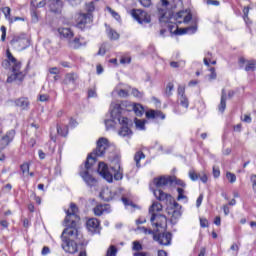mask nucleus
I'll return each instance as SVG.
<instances>
[{
	"label": "nucleus",
	"instance_id": "nucleus-1",
	"mask_svg": "<svg viewBox=\"0 0 256 256\" xmlns=\"http://www.w3.org/2000/svg\"><path fill=\"white\" fill-rule=\"evenodd\" d=\"M79 208L75 203L70 204V210L66 211V217L64 219V223L66 228L63 230L61 239L63 237H69L70 241H75V239L79 238V229L77 228V224L81 221L79 218ZM67 235V236H65Z\"/></svg>",
	"mask_w": 256,
	"mask_h": 256
},
{
	"label": "nucleus",
	"instance_id": "nucleus-2",
	"mask_svg": "<svg viewBox=\"0 0 256 256\" xmlns=\"http://www.w3.org/2000/svg\"><path fill=\"white\" fill-rule=\"evenodd\" d=\"M125 104H114L111 110L112 119H117L121 124V128L118 132L120 137H131L133 131L129 128V118L125 116Z\"/></svg>",
	"mask_w": 256,
	"mask_h": 256
},
{
	"label": "nucleus",
	"instance_id": "nucleus-3",
	"mask_svg": "<svg viewBox=\"0 0 256 256\" xmlns=\"http://www.w3.org/2000/svg\"><path fill=\"white\" fill-rule=\"evenodd\" d=\"M154 196L158 201H161L162 203H166L167 208L166 211L168 215L172 217V220H177L181 217V205L173 199V196L171 194L163 192V190H154Z\"/></svg>",
	"mask_w": 256,
	"mask_h": 256
},
{
	"label": "nucleus",
	"instance_id": "nucleus-4",
	"mask_svg": "<svg viewBox=\"0 0 256 256\" xmlns=\"http://www.w3.org/2000/svg\"><path fill=\"white\" fill-rule=\"evenodd\" d=\"M159 21L160 23H175L176 25H181V23H189L193 19L191 14H186L185 11H180L178 13H173L172 11L165 12L159 9Z\"/></svg>",
	"mask_w": 256,
	"mask_h": 256
},
{
	"label": "nucleus",
	"instance_id": "nucleus-5",
	"mask_svg": "<svg viewBox=\"0 0 256 256\" xmlns=\"http://www.w3.org/2000/svg\"><path fill=\"white\" fill-rule=\"evenodd\" d=\"M97 159L91 155H88L87 160L85 161L84 169L80 170L79 175L83 179L84 183L87 187H96L97 186V178L93 177L89 173L91 171V167L95 165Z\"/></svg>",
	"mask_w": 256,
	"mask_h": 256
},
{
	"label": "nucleus",
	"instance_id": "nucleus-6",
	"mask_svg": "<svg viewBox=\"0 0 256 256\" xmlns=\"http://www.w3.org/2000/svg\"><path fill=\"white\" fill-rule=\"evenodd\" d=\"M162 210H163V205H161V203H159V202H153L149 208V213L151 214L150 221H151L152 225H155V227H161V224H159L158 221L155 223L156 219L157 220L164 219V221H167V217H165V215L155 213V212H159Z\"/></svg>",
	"mask_w": 256,
	"mask_h": 256
},
{
	"label": "nucleus",
	"instance_id": "nucleus-7",
	"mask_svg": "<svg viewBox=\"0 0 256 256\" xmlns=\"http://www.w3.org/2000/svg\"><path fill=\"white\" fill-rule=\"evenodd\" d=\"M10 45H12L14 49H17V51H24V49H27V47L31 45V42L28 40L25 34H22L15 35L10 41Z\"/></svg>",
	"mask_w": 256,
	"mask_h": 256
},
{
	"label": "nucleus",
	"instance_id": "nucleus-8",
	"mask_svg": "<svg viewBox=\"0 0 256 256\" xmlns=\"http://www.w3.org/2000/svg\"><path fill=\"white\" fill-rule=\"evenodd\" d=\"M109 149V140L107 138H99L97 141V147L96 149L89 155L91 157H103L105 155L106 151Z\"/></svg>",
	"mask_w": 256,
	"mask_h": 256
},
{
	"label": "nucleus",
	"instance_id": "nucleus-9",
	"mask_svg": "<svg viewBox=\"0 0 256 256\" xmlns=\"http://www.w3.org/2000/svg\"><path fill=\"white\" fill-rule=\"evenodd\" d=\"M131 15L140 25H143V23H151V16L141 9L131 10Z\"/></svg>",
	"mask_w": 256,
	"mask_h": 256
},
{
	"label": "nucleus",
	"instance_id": "nucleus-10",
	"mask_svg": "<svg viewBox=\"0 0 256 256\" xmlns=\"http://www.w3.org/2000/svg\"><path fill=\"white\" fill-rule=\"evenodd\" d=\"M15 134V130L11 129L0 138V151H4V149H7V147H9L11 143H13V140L15 139Z\"/></svg>",
	"mask_w": 256,
	"mask_h": 256
},
{
	"label": "nucleus",
	"instance_id": "nucleus-11",
	"mask_svg": "<svg viewBox=\"0 0 256 256\" xmlns=\"http://www.w3.org/2000/svg\"><path fill=\"white\" fill-rule=\"evenodd\" d=\"M62 249L66 251V253H77L79 251V247L77 246V242L75 240H71L68 237H62Z\"/></svg>",
	"mask_w": 256,
	"mask_h": 256
},
{
	"label": "nucleus",
	"instance_id": "nucleus-12",
	"mask_svg": "<svg viewBox=\"0 0 256 256\" xmlns=\"http://www.w3.org/2000/svg\"><path fill=\"white\" fill-rule=\"evenodd\" d=\"M121 105H124L125 115L128 111H134L137 117H141L145 113V109L141 104H131L130 102H122Z\"/></svg>",
	"mask_w": 256,
	"mask_h": 256
},
{
	"label": "nucleus",
	"instance_id": "nucleus-13",
	"mask_svg": "<svg viewBox=\"0 0 256 256\" xmlns=\"http://www.w3.org/2000/svg\"><path fill=\"white\" fill-rule=\"evenodd\" d=\"M173 235L170 232L156 233L153 239L159 243V245L169 246L171 245V239Z\"/></svg>",
	"mask_w": 256,
	"mask_h": 256
},
{
	"label": "nucleus",
	"instance_id": "nucleus-14",
	"mask_svg": "<svg viewBox=\"0 0 256 256\" xmlns=\"http://www.w3.org/2000/svg\"><path fill=\"white\" fill-rule=\"evenodd\" d=\"M98 173L103 179L108 181V183H113V174H111L109 167L104 162L98 164Z\"/></svg>",
	"mask_w": 256,
	"mask_h": 256
},
{
	"label": "nucleus",
	"instance_id": "nucleus-15",
	"mask_svg": "<svg viewBox=\"0 0 256 256\" xmlns=\"http://www.w3.org/2000/svg\"><path fill=\"white\" fill-rule=\"evenodd\" d=\"M173 177H165L161 176L160 178L154 179V184L157 187V189L153 190V193L155 194V191H161V187H167V185H173Z\"/></svg>",
	"mask_w": 256,
	"mask_h": 256
},
{
	"label": "nucleus",
	"instance_id": "nucleus-16",
	"mask_svg": "<svg viewBox=\"0 0 256 256\" xmlns=\"http://www.w3.org/2000/svg\"><path fill=\"white\" fill-rule=\"evenodd\" d=\"M178 93V103L184 109H189V98L185 95V86L179 85L177 89Z\"/></svg>",
	"mask_w": 256,
	"mask_h": 256
},
{
	"label": "nucleus",
	"instance_id": "nucleus-17",
	"mask_svg": "<svg viewBox=\"0 0 256 256\" xmlns=\"http://www.w3.org/2000/svg\"><path fill=\"white\" fill-rule=\"evenodd\" d=\"M91 21H93V15L91 13H86V14H79L78 18H77V24L76 27L78 29H85V25L87 23H91Z\"/></svg>",
	"mask_w": 256,
	"mask_h": 256
},
{
	"label": "nucleus",
	"instance_id": "nucleus-18",
	"mask_svg": "<svg viewBox=\"0 0 256 256\" xmlns=\"http://www.w3.org/2000/svg\"><path fill=\"white\" fill-rule=\"evenodd\" d=\"M99 197L106 202L113 201V199L117 197V191H112L109 188H105L100 192Z\"/></svg>",
	"mask_w": 256,
	"mask_h": 256
},
{
	"label": "nucleus",
	"instance_id": "nucleus-19",
	"mask_svg": "<svg viewBox=\"0 0 256 256\" xmlns=\"http://www.w3.org/2000/svg\"><path fill=\"white\" fill-rule=\"evenodd\" d=\"M86 227L91 233H99L101 224L97 218H90L86 222Z\"/></svg>",
	"mask_w": 256,
	"mask_h": 256
},
{
	"label": "nucleus",
	"instance_id": "nucleus-20",
	"mask_svg": "<svg viewBox=\"0 0 256 256\" xmlns=\"http://www.w3.org/2000/svg\"><path fill=\"white\" fill-rule=\"evenodd\" d=\"M8 60L12 63V73H20L21 72V62L17 61L16 58L13 57L11 52L7 51Z\"/></svg>",
	"mask_w": 256,
	"mask_h": 256
},
{
	"label": "nucleus",
	"instance_id": "nucleus-21",
	"mask_svg": "<svg viewBox=\"0 0 256 256\" xmlns=\"http://www.w3.org/2000/svg\"><path fill=\"white\" fill-rule=\"evenodd\" d=\"M25 75L27 74L23 72H14L10 76H8L7 83H13V81H17L20 85V83H23V81L25 80Z\"/></svg>",
	"mask_w": 256,
	"mask_h": 256
},
{
	"label": "nucleus",
	"instance_id": "nucleus-22",
	"mask_svg": "<svg viewBox=\"0 0 256 256\" xmlns=\"http://www.w3.org/2000/svg\"><path fill=\"white\" fill-rule=\"evenodd\" d=\"M79 80V74L75 72L67 73L64 78V85H75Z\"/></svg>",
	"mask_w": 256,
	"mask_h": 256
},
{
	"label": "nucleus",
	"instance_id": "nucleus-23",
	"mask_svg": "<svg viewBox=\"0 0 256 256\" xmlns=\"http://www.w3.org/2000/svg\"><path fill=\"white\" fill-rule=\"evenodd\" d=\"M246 63V67H245V71L249 72V71H256V63L253 60H245V58H239V65L240 67H243V65H245Z\"/></svg>",
	"mask_w": 256,
	"mask_h": 256
},
{
	"label": "nucleus",
	"instance_id": "nucleus-24",
	"mask_svg": "<svg viewBox=\"0 0 256 256\" xmlns=\"http://www.w3.org/2000/svg\"><path fill=\"white\" fill-rule=\"evenodd\" d=\"M83 45V38L81 37H72L68 42V47H70V49H80Z\"/></svg>",
	"mask_w": 256,
	"mask_h": 256
},
{
	"label": "nucleus",
	"instance_id": "nucleus-25",
	"mask_svg": "<svg viewBox=\"0 0 256 256\" xmlns=\"http://www.w3.org/2000/svg\"><path fill=\"white\" fill-rule=\"evenodd\" d=\"M58 33L59 35H61V37L67 39L68 42L70 41V39H73V37H75V34L73 33V30H71V28H59Z\"/></svg>",
	"mask_w": 256,
	"mask_h": 256
},
{
	"label": "nucleus",
	"instance_id": "nucleus-26",
	"mask_svg": "<svg viewBox=\"0 0 256 256\" xmlns=\"http://www.w3.org/2000/svg\"><path fill=\"white\" fill-rule=\"evenodd\" d=\"M225 109H227V93L225 92V89H222L218 111H220V113H225Z\"/></svg>",
	"mask_w": 256,
	"mask_h": 256
},
{
	"label": "nucleus",
	"instance_id": "nucleus-27",
	"mask_svg": "<svg viewBox=\"0 0 256 256\" xmlns=\"http://www.w3.org/2000/svg\"><path fill=\"white\" fill-rule=\"evenodd\" d=\"M197 32V26H190L188 28H177L175 35H187V33L193 34Z\"/></svg>",
	"mask_w": 256,
	"mask_h": 256
},
{
	"label": "nucleus",
	"instance_id": "nucleus-28",
	"mask_svg": "<svg viewBox=\"0 0 256 256\" xmlns=\"http://www.w3.org/2000/svg\"><path fill=\"white\" fill-rule=\"evenodd\" d=\"M15 103L17 107H21L22 109H27V107H29V99L27 98H19Z\"/></svg>",
	"mask_w": 256,
	"mask_h": 256
},
{
	"label": "nucleus",
	"instance_id": "nucleus-29",
	"mask_svg": "<svg viewBox=\"0 0 256 256\" xmlns=\"http://www.w3.org/2000/svg\"><path fill=\"white\" fill-rule=\"evenodd\" d=\"M141 159H145V153H143L142 151H138L136 152L135 156H134V161L136 163V167H141Z\"/></svg>",
	"mask_w": 256,
	"mask_h": 256
},
{
	"label": "nucleus",
	"instance_id": "nucleus-30",
	"mask_svg": "<svg viewBox=\"0 0 256 256\" xmlns=\"http://www.w3.org/2000/svg\"><path fill=\"white\" fill-rule=\"evenodd\" d=\"M106 31L109 39L112 41H117V39H119V33H117V31L113 30L112 28H107Z\"/></svg>",
	"mask_w": 256,
	"mask_h": 256
},
{
	"label": "nucleus",
	"instance_id": "nucleus-31",
	"mask_svg": "<svg viewBox=\"0 0 256 256\" xmlns=\"http://www.w3.org/2000/svg\"><path fill=\"white\" fill-rule=\"evenodd\" d=\"M105 209H107V205H98L94 208V215L97 217H101L103 213L105 212Z\"/></svg>",
	"mask_w": 256,
	"mask_h": 256
},
{
	"label": "nucleus",
	"instance_id": "nucleus-32",
	"mask_svg": "<svg viewBox=\"0 0 256 256\" xmlns=\"http://www.w3.org/2000/svg\"><path fill=\"white\" fill-rule=\"evenodd\" d=\"M173 89H175V85H173V82L168 83L165 89L166 97H171V95H173Z\"/></svg>",
	"mask_w": 256,
	"mask_h": 256
},
{
	"label": "nucleus",
	"instance_id": "nucleus-33",
	"mask_svg": "<svg viewBox=\"0 0 256 256\" xmlns=\"http://www.w3.org/2000/svg\"><path fill=\"white\" fill-rule=\"evenodd\" d=\"M114 179L115 181H121L123 179V170H121L120 165H118V170H114Z\"/></svg>",
	"mask_w": 256,
	"mask_h": 256
},
{
	"label": "nucleus",
	"instance_id": "nucleus-34",
	"mask_svg": "<svg viewBox=\"0 0 256 256\" xmlns=\"http://www.w3.org/2000/svg\"><path fill=\"white\" fill-rule=\"evenodd\" d=\"M170 67L173 69H179V67H185V60H179L178 62L172 61L170 62Z\"/></svg>",
	"mask_w": 256,
	"mask_h": 256
},
{
	"label": "nucleus",
	"instance_id": "nucleus-35",
	"mask_svg": "<svg viewBox=\"0 0 256 256\" xmlns=\"http://www.w3.org/2000/svg\"><path fill=\"white\" fill-rule=\"evenodd\" d=\"M2 13H4L6 19H8L10 23H13V18H11V8L9 7L2 8Z\"/></svg>",
	"mask_w": 256,
	"mask_h": 256
},
{
	"label": "nucleus",
	"instance_id": "nucleus-36",
	"mask_svg": "<svg viewBox=\"0 0 256 256\" xmlns=\"http://www.w3.org/2000/svg\"><path fill=\"white\" fill-rule=\"evenodd\" d=\"M115 121H117V119L114 118L104 121L107 131L115 127Z\"/></svg>",
	"mask_w": 256,
	"mask_h": 256
},
{
	"label": "nucleus",
	"instance_id": "nucleus-37",
	"mask_svg": "<svg viewBox=\"0 0 256 256\" xmlns=\"http://www.w3.org/2000/svg\"><path fill=\"white\" fill-rule=\"evenodd\" d=\"M107 256H117V247L115 246H110L107 250V253H106Z\"/></svg>",
	"mask_w": 256,
	"mask_h": 256
},
{
	"label": "nucleus",
	"instance_id": "nucleus-38",
	"mask_svg": "<svg viewBox=\"0 0 256 256\" xmlns=\"http://www.w3.org/2000/svg\"><path fill=\"white\" fill-rule=\"evenodd\" d=\"M135 125H136L137 129H140L141 131H144V129H145V121L139 120V119H135Z\"/></svg>",
	"mask_w": 256,
	"mask_h": 256
},
{
	"label": "nucleus",
	"instance_id": "nucleus-39",
	"mask_svg": "<svg viewBox=\"0 0 256 256\" xmlns=\"http://www.w3.org/2000/svg\"><path fill=\"white\" fill-rule=\"evenodd\" d=\"M226 178L228 179L229 183H235V181H237V176L231 172L226 173Z\"/></svg>",
	"mask_w": 256,
	"mask_h": 256
},
{
	"label": "nucleus",
	"instance_id": "nucleus-40",
	"mask_svg": "<svg viewBox=\"0 0 256 256\" xmlns=\"http://www.w3.org/2000/svg\"><path fill=\"white\" fill-rule=\"evenodd\" d=\"M177 193H178L177 201H181V199H187V196L184 195L185 190L183 188H177Z\"/></svg>",
	"mask_w": 256,
	"mask_h": 256
},
{
	"label": "nucleus",
	"instance_id": "nucleus-41",
	"mask_svg": "<svg viewBox=\"0 0 256 256\" xmlns=\"http://www.w3.org/2000/svg\"><path fill=\"white\" fill-rule=\"evenodd\" d=\"M146 118L147 119H155L157 118V111L155 110H150L146 112Z\"/></svg>",
	"mask_w": 256,
	"mask_h": 256
},
{
	"label": "nucleus",
	"instance_id": "nucleus-42",
	"mask_svg": "<svg viewBox=\"0 0 256 256\" xmlns=\"http://www.w3.org/2000/svg\"><path fill=\"white\" fill-rule=\"evenodd\" d=\"M86 10L88 13H93V11H95V2H88L86 4Z\"/></svg>",
	"mask_w": 256,
	"mask_h": 256
},
{
	"label": "nucleus",
	"instance_id": "nucleus-43",
	"mask_svg": "<svg viewBox=\"0 0 256 256\" xmlns=\"http://www.w3.org/2000/svg\"><path fill=\"white\" fill-rule=\"evenodd\" d=\"M132 95L133 97H137L138 99H141L143 97V92L137 90V88H133Z\"/></svg>",
	"mask_w": 256,
	"mask_h": 256
},
{
	"label": "nucleus",
	"instance_id": "nucleus-44",
	"mask_svg": "<svg viewBox=\"0 0 256 256\" xmlns=\"http://www.w3.org/2000/svg\"><path fill=\"white\" fill-rule=\"evenodd\" d=\"M172 179L174 180L173 183H175L176 185H179L180 187H186V185H187L181 179H177L176 177H172Z\"/></svg>",
	"mask_w": 256,
	"mask_h": 256
},
{
	"label": "nucleus",
	"instance_id": "nucleus-45",
	"mask_svg": "<svg viewBox=\"0 0 256 256\" xmlns=\"http://www.w3.org/2000/svg\"><path fill=\"white\" fill-rule=\"evenodd\" d=\"M0 31L2 33L1 41H5V39L7 37V28L5 26H1Z\"/></svg>",
	"mask_w": 256,
	"mask_h": 256
},
{
	"label": "nucleus",
	"instance_id": "nucleus-46",
	"mask_svg": "<svg viewBox=\"0 0 256 256\" xmlns=\"http://www.w3.org/2000/svg\"><path fill=\"white\" fill-rule=\"evenodd\" d=\"M189 177L191 181H197L199 179V174L195 173V171H190Z\"/></svg>",
	"mask_w": 256,
	"mask_h": 256
},
{
	"label": "nucleus",
	"instance_id": "nucleus-47",
	"mask_svg": "<svg viewBox=\"0 0 256 256\" xmlns=\"http://www.w3.org/2000/svg\"><path fill=\"white\" fill-rule=\"evenodd\" d=\"M121 200H122V202L124 203V205H125L126 207H129V205H130L131 207H135V204H133V202L129 201V199H127V198H125V197H122Z\"/></svg>",
	"mask_w": 256,
	"mask_h": 256
},
{
	"label": "nucleus",
	"instance_id": "nucleus-48",
	"mask_svg": "<svg viewBox=\"0 0 256 256\" xmlns=\"http://www.w3.org/2000/svg\"><path fill=\"white\" fill-rule=\"evenodd\" d=\"M200 227L205 229V227H209V221L205 218H200Z\"/></svg>",
	"mask_w": 256,
	"mask_h": 256
},
{
	"label": "nucleus",
	"instance_id": "nucleus-49",
	"mask_svg": "<svg viewBox=\"0 0 256 256\" xmlns=\"http://www.w3.org/2000/svg\"><path fill=\"white\" fill-rule=\"evenodd\" d=\"M22 173H29V163H24L20 166Z\"/></svg>",
	"mask_w": 256,
	"mask_h": 256
},
{
	"label": "nucleus",
	"instance_id": "nucleus-50",
	"mask_svg": "<svg viewBox=\"0 0 256 256\" xmlns=\"http://www.w3.org/2000/svg\"><path fill=\"white\" fill-rule=\"evenodd\" d=\"M141 249H143V246L141 245V243L135 241L133 242V250L134 251H141Z\"/></svg>",
	"mask_w": 256,
	"mask_h": 256
},
{
	"label": "nucleus",
	"instance_id": "nucleus-51",
	"mask_svg": "<svg viewBox=\"0 0 256 256\" xmlns=\"http://www.w3.org/2000/svg\"><path fill=\"white\" fill-rule=\"evenodd\" d=\"M207 5H214L215 7H219L221 5V2L219 0H207Z\"/></svg>",
	"mask_w": 256,
	"mask_h": 256
},
{
	"label": "nucleus",
	"instance_id": "nucleus-52",
	"mask_svg": "<svg viewBox=\"0 0 256 256\" xmlns=\"http://www.w3.org/2000/svg\"><path fill=\"white\" fill-rule=\"evenodd\" d=\"M118 96L119 97H129V92L125 89H121L118 91Z\"/></svg>",
	"mask_w": 256,
	"mask_h": 256
},
{
	"label": "nucleus",
	"instance_id": "nucleus-53",
	"mask_svg": "<svg viewBox=\"0 0 256 256\" xmlns=\"http://www.w3.org/2000/svg\"><path fill=\"white\" fill-rule=\"evenodd\" d=\"M141 229L143 233H145V235H153V236L156 235V233L151 229H147L146 227H142Z\"/></svg>",
	"mask_w": 256,
	"mask_h": 256
},
{
	"label": "nucleus",
	"instance_id": "nucleus-54",
	"mask_svg": "<svg viewBox=\"0 0 256 256\" xmlns=\"http://www.w3.org/2000/svg\"><path fill=\"white\" fill-rule=\"evenodd\" d=\"M105 53H107L106 46L105 44H102L99 48L97 55H105Z\"/></svg>",
	"mask_w": 256,
	"mask_h": 256
},
{
	"label": "nucleus",
	"instance_id": "nucleus-55",
	"mask_svg": "<svg viewBox=\"0 0 256 256\" xmlns=\"http://www.w3.org/2000/svg\"><path fill=\"white\" fill-rule=\"evenodd\" d=\"M142 7H151V0H139Z\"/></svg>",
	"mask_w": 256,
	"mask_h": 256
},
{
	"label": "nucleus",
	"instance_id": "nucleus-56",
	"mask_svg": "<svg viewBox=\"0 0 256 256\" xmlns=\"http://www.w3.org/2000/svg\"><path fill=\"white\" fill-rule=\"evenodd\" d=\"M120 63H121L122 65L131 63V57H122V58L120 59Z\"/></svg>",
	"mask_w": 256,
	"mask_h": 256
},
{
	"label": "nucleus",
	"instance_id": "nucleus-57",
	"mask_svg": "<svg viewBox=\"0 0 256 256\" xmlns=\"http://www.w3.org/2000/svg\"><path fill=\"white\" fill-rule=\"evenodd\" d=\"M211 74L209 75V79H217V73L215 72V67L210 68Z\"/></svg>",
	"mask_w": 256,
	"mask_h": 256
},
{
	"label": "nucleus",
	"instance_id": "nucleus-58",
	"mask_svg": "<svg viewBox=\"0 0 256 256\" xmlns=\"http://www.w3.org/2000/svg\"><path fill=\"white\" fill-rule=\"evenodd\" d=\"M49 73H50L51 75H59V68H57V67H52V68L49 69Z\"/></svg>",
	"mask_w": 256,
	"mask_h": 256
},
{
	"label": "nucleus",
	"instance_id": "nucleus-59",
	"mask_svg": "<svg viewBox=\"0 0 256 256\" xmlns=\"http://www.w3.org/2000/svg\"><path fill=\"white\" fill-rule=\"evenodd\" d=\"M201 203H203V194H200L196 200V207H201Z\"/></svg>",
	"mask_w": 256,
	"mask_h": 256
},
{
	"label": "nucleus",
	"instance_id": "nucleus-60",
	"mask_svg": "<svg viewBox=\"0 0 256 256\" xmlns=\"http://www.w3.org/2000/svg\"><path fill=\"white\" fill-rule=\"evenodd\" d=\"M220 175L221 171L219 170V168L213 167V176L215 177V179H217V177H219Z\"/></svg>",
	"mask_w": 256,
	"mask_h": 256
},
{
	"label": "nucleus",
	"instance_id": "nucleus-61",
	"mask_svg": "<svg viewBox=\"0 0 256 256\" xmlns=\"http://www.w3.org/2000/svg\"><path fill=\"white\" fill-rule=\"evenodd\" d=\"M242 121H244V123H251V115L245 114L244 117L242 118Z\"/></svg>",
	"mask_w": 256,
	"mask_h": 256
},
{
	"label": "nucleus",
	"instance_id": "nucleus-62",
	"mask_svg": "<svg viewBox=\"0 0 256 256\" xmlns=\"http://www.w3.org/2000/svg\"><path fill=\"white\" fill-rule=\"evenodd\" d=\"M41 253L42 255H49V253H51V249H49L47 246H44Z\"/></svg>",
	"mask_w": 256,
	"mask_h": 256
},
{
	"label": "nucleus",
	"instance_id": "nucleus-63",
	"mask_svg": "<svg viewBox=\"0 0 256 256\" xmlns=\"http://www.w3.org/2000/svg\"><path fill=\"white\" fill-rule=\"evenodd\" d=\"M251 181H252L253 190L256 192V175L251 176Z\"/></svg>",
	"mask_w": 256,
	"mask_h": 256
},
{
	"label": "nucleus",
	"instance_id": "nucleus-64",
	"mask_svg": "<svg viewBox=\"0 0 256 256\" xmlns=\"http://www.w3.org/2000/svg\"><path fill=\"white\" fill-rule=\"evenodd\" d=\"M134 256H149V253H147V252H136V253H134Z\"/></svg>",
	"mask_w": 256,
	"mask_h": 256
}]
</instances>
